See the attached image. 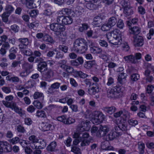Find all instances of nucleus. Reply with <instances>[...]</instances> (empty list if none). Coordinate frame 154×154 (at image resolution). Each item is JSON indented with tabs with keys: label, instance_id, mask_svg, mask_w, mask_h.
<instances>
[{
	"label": "nucleus",
	"instance_id": "51",
	"mask_svg": "<svg viewBox=\"0 0 154 154\" xmlns=\"http://www.w3.org/2000/svg\"><path fill=\"white\" fill-rule=\"evenodd\" d=\"M139 78V75L137 74H133L131 77V80L133 81H137Z\"/></svg>",
	"mask_w": 154,
	"mask_h": 154
},
{
	"label": "nucleus",
	"instance_id": "39",
	"mask_svg": "<svg viewBox=\"0 0 154 154\" xmlns=\"http://www.w3.org/2000/svg\"><path fill=\"white\" fill-rule=\"evenodd\" d=\"M138 149L141 154H143L144 152L145 145L144 143L139 142L138 143Z\"/></svg>",
	"mask_w": 154,
	"mask_h": 154
},
{
	"label": "nucleus",
	"instance_id": "38",
	"mask_svg": "<svg viewBox=\"0 0 154 154\" xmlns=\"http://www.w3.org/2000/svg\"><path fill=\"white\" fill-rule=\"evenodd\" d=\"M67 61L65 60H63L60 61L58 63V65L59 67L63 69H65L67 65H66Z\"/></svg>",
	"mask_w": 154,
	"mask_h": 154
},
{
	"label": "nucleus",
	"instance_id": "29",
	"mask_svg": "<svg viewBox=\"0 0 154 154\" xmlns=\"http://www.w3.org/2000/svg\"><path fill=\"white\" fill-rule=\"evenodd\" d=\"M101 21V17L99 16H97L94 18L93 23L94 24L99 26Z\"/></svg>",
	"mask_w": 154,
	"mask_h": 154
},
{
	"label": "nucleus",
	"instance_id": "13",
	"mask_svg": "<svg viewBox=\"0 0 154 154\" xmlns=\"http://www.w3.org/2000/svg\"><path fill=\"white\" fill-rule=\"evenodd\" d=\"M23 4H26V6L29 9L35 8L36 6L33 4L34 0H20Z\"/></svg>",
	"mask_w": 154,
	"mask_h": 154
},
{
	"label": "nucleus",
	"instance_id": "20",
	"mask_svg": "<svg viewBox=\"0 0 154 154\" xmlns=\"http://www.w3.org/2000/svg\"><path fill=\"white\" fill-rule=\"evenodd\" d=\"M117 21V18L116 17L112 16L109 18L107 23L112 27L116 25Z\"/></svg>",
	"mask_w": 154,
	"mask_h": 154
},
{
	"label": "nucleus",
	"instance_id": "57",
	"mask_svg": "<svg viewBox=\"0 0 154 154\" xmlns=\"http://www.w3.org/2000/svg\"><path fill=\"white\" fill-rule=\"evenodd\" d=\"M38 25L39 24L38 23L35 22L30 23L29 26L30 28H34L37 27Z\"/></svg>",
	"mask_w": 154,
	"mask_h": 154
},
{
	"label": "nucleus",
	"instance_id": "63",
	"mask_svg": "<svg viewBox=\"0 0 154 154\" xmlns=\"http://www.w3.org/2000/svg\"><path fill=\"white\" fill-rule=\"evenodd\" d=\"M28 141L25 140H20V143L23 147H26L28 143Z\"/></svg>",
	"mask_w": 154,
	"mask_h": 154
},
{
	"label": "nucleus",
	"instance_id": "61",
	"mask_svg": "<svg viewBox=\"0 0 154 154\" xmlns=\"http://www.w3.org/2000/svg\"><path fill=\"white\" fill-rule=\"evenodd\" d=\"M64 16H58L57 18V21L58 23L63 24L64 19Z\"/></svg>",
	"mask_w": 154,
	"mask_h": 154
},
{
	"label": "nucleus",
	"instance_id": "53",
	"mask_svg": "<svg viewBox=\"0 0 154 154\" xmlns=\"http://www.w3.org/2000/svg\"><path fill=\"white\" fill-rule=\"evenodd\" d=\"M154 34V30L153 29H150L149 31V32L147 35V38L149 39L151 38V36H153Z\"/></svg>",
	"mask_w": 154,
	"mask_h": 154
},
{
	"label": "nucleus",
	"instance_id": "36",
	"mask_svg": "<svg viewBox=\"0 0 154 154\" xmlns=\"http://www.w3.org/2000/svg\"><path fill=\"white\" fill-rule=\"evenodd\" d=\"M89 27L88 25L86 23L82 24V26L79 27V30L80 32H83L84 31L87 30Z\"/></svg>",
	"mask_w": 154,
	"mask_h": 154
},
{
	"label": "nucleus",
	"instance_id": "30",
	"mask_svg": "<svg viewBox=\"0 0 154 154\" xmlns=\"http://www.w3.org/2000/svg\"><path fill=\"white\" fill-rule=\"evenodd\" d=\"M43 40L44 41L52 43L54 42V41L52 37L48 35H45L43 38Z\"/></svg>",
	"mask_w": 154,
	"mask_h": 154
},
{
	"label": "nucleus",
	"instance_id": "10",
	"mask_svg": "<svg viewBox=\"0 0 154 154\" xmlns=\"http://www.w3.org/2000/svg\"><path fill=\"white\" fill-rule=\"evenodd\" d=\"M42 77L46 79H50L53 76L54 72L53 70L50 69H47L42 72Z\"/></svg>",
	"mask_w": 154,
	"mask_h": 154
},
{
	"label": "nucleus",
	"instance_id": "21",
	"mask_svg": "<svg viewBox=\"0 0 154 154\" xmlns=\"http://www.w3.org/2000/svg\"><path fill=\"white\" fill-rule=\"evenodd\" d=\"M140 32V28L138 26H134L131 27L130 28V33L131 34L137 35H138Z\"/></svg>",
	"mask_w": 154,
	"mask_h": 154
},
{
	"label": "nucleus",
	"instance_id": "56",
	"mask_svg": "<svg viewBox=\"0 0 154 154\" xmlns=\"http://www.w3.org/2000/svg\"><path fill=\"white\" fill-rule=\"evenodd\" d=\"M129 124L132 126H135L138 124V122L133 119H131L128 121Z\"/></svg>",
	"mask_w": 154,
	"mask_h": 154
},
{
	"label": "nucleus",
	"instance_id": "58",
	"mask_svg": "<svg viewBox=\"0 0 154 154\" xmlns=\"http://www.w3.org/2000/svg\"><path fill=\"white\" fill-rule=\"evenodd\" d=\"M19 27L16 25L14 24L11 26V29L14 32H18Z\"/></svg>",
	"mask_w": 154,
	"mask_h": 154
},
{
	"label": "nucleus",
	"instance_id": "54",
	"mask_svg": "<svg viewBox=\"0 0 154 154\" xmlns=\"http://www.w3.org/2000/svg\"><path fill=\"white\" fill-rule=\"evenodd\" d=\"M30 71L28 72L27 70L23 71L20 73V75L22 77H26L30 73Z\"/></svg>",
	"mask_w": 154,
	"mask_h": 154
},
{
	"label": "nucleus",
	"instance_id": "19",
	"mask_svg": "<svg viewBox=\"0 0 154 154\" xmlns=\"http://www.w3.org/2000/svg\"><path fill=\"white\" fill-rule=\"evenodd\" d=\"M124 58L127 62H130L132 63H136L137 62L135 57L132 55L126 56L124 57Z\"/></svg>",
	"mask_w": 154,
	"mask_h": 154
},
{
	"label": "nucleus",
	"instance_id": "17",
	"mask_svg": "<svg viewBox=\"0 0 154 154\" xmlns=\"http://www.w3.org/2000/svg\"><path fill=\"white\" fill-rule=\"evenodd\" d=\"M116 109V108L113 106H106L103 108V110L104 111L109 114H112L114 113Z\"/></svg>",
	"mask_w": 154,
	"mask_h": 154
},
{
	"label": "nucleus",
	"instance_id": "3",
	"mask_svg": "<svg viewBox=\"0 0 154 154\" xmlns=\"http://www.w3.org/2000/svg\"><path fill=\"white\" fill-rule=\"evenodd\" d=\"M50 28L51 30L56 32V34L60 40L61 39L63 41L65 40L66 37L62 32L65 29V27L63 25L57 23H53L50 25Z\"/></svg>",
	"mask_w": 154,
	"mask_h": 154
},
{
	"label": "nucleus",
	"instance_id": "9",
	"mask_svg": "<svg viewBox=\"0 0 154 154\" xmlns=\"http://www.w3.org/2000/svg\"><path fill=\"white\" fill-rule=\"evenodd\" d=\"M30 146L32 149L36 148L38 145V140L36 136L32 135L29 137Z\"/></svg>",
	"mask_w": 154,
	"mask_h": 154
},
{
	"label": "nucleus",
	"instance_id": "55",
	"mask_svg": "<svg viewBox=\"0 0 154 154\" xmlns=\"http://www.w3.org/2000/svg\"><path fill=\"white\" fill-rule=\"evenodd\" d=\"M66 69V72L70 74L72 73L74 71V69L73 67L69 66L67 65Z\"/></svg>",
	"mask_w": 154,
	"mask_h": 154
},
{
	"label": "nucleus",
	"instance_id": "22",
	"mask_svg": "<svg viewBox=\"0 0 154 154\" xmlns=\"http://www.w3.org/2000/svg\"><path fill=\"white\" fill-rule=\"evenodd\" d=\"M2 143L3 144V149L4 148L6 152H9L11 151L12 149L11 146L7 142H2Z\"/></svg>",
	"mask_w": 154,
	"mask_h": 154
},
{
	"label": "nucleus",
	"instance_id": "18",
	"mask_svg": "<svg viewBox=\"0 0 154 154\" xmlns=\"http://www.w3.org/2000/svg\"><path fill=\"white\" fill-rule=\"evenodd\" d=\"M118 137L114 132V130H111L106 136V139L107 140H112L116 137Z\"/></svg>",
	"mask_w": 154,
	"mask_h": 154
},
{
	"label": "nucleus",
	"instance_id": "12",
	"mask_svg": "<svg viewBox=\"0 0 154 154\" xmlns=\"http://www.w3.org/2000/svg\"><path fill=\"white\" fill-rule=\"evenodd\" d=\"M130 5V3H129V5H128L127 4H122V5L124 8V12L125 14L127 16L133 14V11L131 9Z\"/></svg>",
	"mask_w": 154,
	"mask_h": 154
},
{
	"label": "nucleus",
	"instance_id": "59",
	"mask_svg": "<svg viewBox=\"0 0 154 154\" xmlns=\"http://www.w3.org/2000/svg\"><path fill=\"white\" fill-rule=\"evenodd\" d=\"M38 13V11L36 10H33L31 11L29 14L31 17H34L37 15Z\"/></svg>",
	"mask_w": 154,
	"mask_h": 154
},
{
	"label": "nucleus",
	"instance_id": "25",
	"mask_svg": "<svg viewBox=\"0 0 154 154\" xmlns=\"http://www.w3.org/2000/svg\"><path fill=\"white\" fill-rule=\"evenodd\" d=\"M60 85V84L58 82H55L52 84L51 88L48 89V91L50 93H51L53 91V90L58 89Z\"/></svg>",
	"mask_w": 154,
	"mask_h": 154
},
{
	"label": "nucleus",
	"instance_id": "52",
	"mask_svg": "<svg viewBox=\"0 0 154 154\" xmlns=\"http://www.w3.org/2000/svg\"><path fill=\"white\" fill-rule=\"evenodd\" d=\"M52 12L51 8L49 7L45 10L44 14L46 16H50L52 14Z\"/></svg>",
	"mask_w": 154,
	"mask_h": 154
},
{
	"label": "nucleus",
	"instance_id": "2",
	"mask_svg": "<svg viewBox=\"0 0 154 154\" xmlns=\"http://www.w3.org/2000/svg\"><path fill=\"white\" fill-rule=\"evenodd\" d=\"M88 44L86 40L83 38H78L74 41L71 51L83 54L86 52Z\"/></svg>",
	"mask_w": 154,
	"mask_h": 154
},
{
	"label": "nucleus",
	"instance_id": "6",
	"mask_svg": "<svg viewBox=\"0 0 154 154\" xmlns=\"http://www.w3.org/2000/svg\"><path fill=\"white\" fill-rule=\"evenodd\" d=\"M118 88L114 87L113 88L109 89L107 91V97L110 99L119 97L120 95L119 89Z\"/></svg>",
	"mask_w": 154,
	"mask_h": 154
},
{
	"label": "nucleus",
	"instance_id": "42",
	"mask_svg": "<svg viewBox=\"0 0 154 154\" xmlns=\"http://www.w3.org/2000/svg\"><path fill=\"white\" fill-rule=\"evenodd\" d=\"M75 122V120L71 117H69L66 119V118L65 121H64V123L65 124L69 125L72 124Z\"/></svg>",
	"mask_w": 154,
	"mask_h": 154
},
{
	"label": "nucleus",
	"instance_id": "28",
	"mask_svg": "<svg viewBox=\"0 0 154 154\" xmlns=\"http://www.w3.org/2000/svg\"><path fill=\"white\" fill-rule=\"evenodd\" d=\"M56 146V143L54 141L52 142L47 146V150L51 152L54 151L55 150Z\"/></svg>",
	"mask_w": 154,
	"mask_h": 154
},
{
	"label": "nucleus",
	"instance_id": "34",
	"mask_svg": "<svg viewBox=\"0 0 154 154\" xmlns=\"http://www.w3.org/2000/svg\"><path fill=\"white\" fill-rule=\"evenodd\" d=\"M6 12L8 13L9 14H10L14 10V8L11 5H7L5 8Z\"/></svg>",
	"mask_w": 154,
	"mask_h": 154
},
{
	"label": "nucleus",
	"instance_id": "35",
	"mask_svg": "<svg viewBox=\"0 0 154 154\" xmlns=\"http://www.w3.org/2000/svg\"><path fill=\"white\" fill-rule=\"evenodd\" d=\"M129 114L128 111H122V113L121 115V118L123 119V122L125 121L129 118Z\"/></svg>",
	"mask_w": 154,
	"mask_h": 154
},
{
	"label": "nucleus",
	"instance_id": "47",
	"mask_svg": "<svg viewBox=\"0 0 154 154\" xmlns=\"http://www.w3.org/2000/svg\"><path fill=\"white\" fill-rule=\"evenodd\" d=\"M16 130L17 132L21 133H24L26 132L24 128L20 125H18L17 126Z\"/></svg>",
	"mask_w": 154,
	"mask_h": 154
},
{
	"label": "nucleus",
	"instance_id": "62",
	"mask_svg": "<svg viewBox=\"0 0 154 154\" xmlns=\"http://www.w3.org/2000/svg\"><path fill=\"white\" fill-rule=\"evenodd\" d=\"M20 140H19V138L18 137H15L14 138H12L10 141L13 144H16L18 142H19Z\"/></svg>",
	"mask_w": 154,
	"mask_h": 154
},
{
	"label": "nucleus",
	"instance_id": "4",
	"mask_svg": "<svg viewBox=\"0 0 154 154\" xmlns=\"http://www.w3.org/2000/svg\"><path fill=\"white\" fill-rule=\"evenodd\" d=\"M91 121L94 124L102 122L105 118V115L100 111H94L92 113Z\"/></svg>",
	"mask_w": 154,
	"mask_h": 154
},
{
	"label": "nucleus",
	"instance_id": "8",
	"mask_svg": "<svg viewBox=\"0 0 154 154\" xmlns=\"http://www.w3.org/2000/svg\"><path fill=\"white\" fill-rule=\"evenodd\" d=\"M18 41L20 42L18 46L20 49L21 50L24 49H27V46L29 45V39L27 38H20L18 39Z\"/></svg>",
	"mask_w": 154,
	"mask_h": 154
},
{
	"label": "nucleus",
	"instance_id": "26",
	"mask_svg": "<svg viewBox=\"0 0 154 154\" xmlns=\"http://www.w3.org/2000/svg\"><path fill=\"white\" fill-rule=\"evenodd\" d=\"M73 22V19L70 16H64L63 24H70Z\"/></svg>",
	"mask_w": 154,
	"mask_h": 154
},
{
	"label": "nucleus",
	"instance_id": "49",
	"mask_svg": "<svg viewBox=\"0 0 154 154\" xmlns=\"http://www.w3.org/2000/svg\"><path fill=\"white\" fill-rule=\"evenodd\" d=\"M33 97L34 99H36L40 97H42V100H43V94L42 93L39 92H35L33 95Z\"/></svg>",
	"mask_w": 154,
	"mask_h": 154
},
{
	"label": "nucleus",
	"instance_id": "50",
	"mask_svg": "<svg viewBox=\"0 0 154 154\" xmlns=\"http://www.w3.org/2000/svg\"><path fill=\"white\" fill-rule=\"evenodd\" d=\"M71 151L73 152L75 154H81L80 149L75 146L72 147Z\"/></svg>",
	"mask_w": 154,
	"mask_h": 154
},
{
	"label": "nucleus",
	"instance_id": "32",
	"mask_svg": "<svg viewBox=\"0 0 154 154\" xmlns=\"http://www.w3.org/2000/svg\"><path fill=\"white\" fill-rule=\"evenodd\" d=\"M36 116L38 117L45 118L46 117V115L45 112L43 111L38 110L36 113Z\"/></svg>",
	"mask_w": 154,
	"mask_h": 154
},
{
	"label": "nucleus",
	"instance_id": "45",
	"mask_svg": "<svg viewBox=\"0 0 154 154\" xmlns=\"http://www.w3.org/2000/svg\"><path fill=\"white\" fill-rule=\"evenodd\" d=\"M33 104L34 106L38 109H41L43 107V105L42 103L37 100L34 101Z\"/></svg>",
	"mask_w": 154,
	"mask_h": 154
},
{
	"label": "nucleus",
	"instance_id": "5",
	"mask_svg": "<svg viewBox=\"0 0 154 154\" xmlns=\"http://www.w3.org/2000/svg\"><path fill=\"white\" fill-rule=\"evenodd\" d=\"M128 129V128L126 123L122 122V120H120L119 123V125L118 126H115L114 129L112 130H114V132L116 133V134L117 136H119L122 134L121 131H125Z\"/></svg>",
	"mask_w": 154,
	"mask_h": 154
},
{
	"label": "nucleus",
	"instance_id": "14",
	"mask_svg": "<svg viewBox=\"0 0 154 154\" xmlns=\"http://www.w3.org/2000/svg\"><path fill=\"white\" fill-rule=\"evenodd\" d=\"M109 131V128L106 126L101 125L98 132L100 136L103 137Z\"/></svg>",
	"mask_w": 154,
	"mask_h": 154
},
{
	"label": "nucleus",
	"instance_id": "44",
	"mask_svg": "<svg viewBox=\"0 0 154 154\" xmlns=\"http://www.w3.org/2000/svg\"><path fill=\"white\" fill-rule=\"evenodd\" d=\"M112 27L107 23L103 24L101 27V30L103 31H107Z\"/></svg>",
	"mask_w": 154,
	"mask_h": 154
},
{
	"label": "nucleus",
	"instance_id": "11",
	"mask_svg": "<svg viewBox=\"0 0 154 154\" xmlns=\"http://www.w3.org/2000/svg\"><path fill=\"white\" fill-rule=\"evenodd\" d=\"M134 38V44L135 47L141 46L143 45L144 40L142 36H137Z\"/></svg>",
	"mask_w": 154,
	"mask_h": 154
},
{
	"label": "nucleus",
	"instance_id": "15",
	"mask_svg": "<svg viewBox=\"0 0 154 154\" xmlns=\"http://www.w3.org/2000/svg\"><path fill=\"white\" fill-rule=\"evenodd\" d=\"M47 66L48 64L45 61L38 65L37 70L42 73V72H43L44 71H45L48 69Z\"/></svg>",
	"mask_w": 154,
	"mask_h": 154
},
{
	"label": "nucleus",
	"instance_id": "48",
	"mask_svg": "<svg viewBox=\"0 0 154 154\" xmlns=\"http://www.w3.org/2000/svg\"><path fill=\"white\" fill-rule=\"evenodd\" d=\"M26 49H24L22 50L21 49H20V51L23 53L25 55L27 56H29L31 55L32 52L30 50H26Z\"/></svg>",
	"mask_w": 154,
	"mask_h": 154
},
{
	"label": "nucleus",
	"instance_id": "41",
	"mask_svg": "<svg viewBox=\"0 0 154 154\" xmlns=\"http://www.w3.org/2000/svg\"><path fill=\"white\" fill-rule=\"evenodd\" d=\"M51 125L50 124L46 123L42 126V130L44 131H46L50 130Z\"/></svg>",
	"mask_w": 154,
	"mask_h": 154
},
{
	"label": "nucleus",
	"instance_id": "64",
	"mask_svg": "<svg viewBox=\"0 0 154 154\" xmlns=\"http://www.w3.org/2000/svg\"><path fill=\"white\" fill-rule=\"evenodd\" d=\"M122 47L123 48V50L126 51H128L129 49V47L127 43H124L122 45Z\"/></svg>",
	"mask_w": 154,
	"mask_h": 154
},
{
	"label": "nucleus",
	"instance_id": "43",
	"mask_svg": "<svg viewBox=\"0 0 154 154\" xmlns=\"http://www.w3.org/2000/svg\"><path fill=\"white\" fill-rule=\"evenodd\" d=\"M10 14H9L8 13L4 12L2 15V20L3 21L7 23L8 21V17Z\"/></svg>",
	"mask_w": 154,
	"mask_h": 154
},
{
	"label": "nucleus",
	"instance_id": "31",
	"mask_svg": "<svg viewBox=\"0 0 154 154\" xmlns=\"http://www.w3.org/2000/svg\"><path fill=\"white\" fill-rule=\"evenodd\" d=\"M90 2L86 3L85 6L88 9L90 10H93L97 8V6L96 5Z\"/></svg>",
	"mask_w": 154,
	"mask_h": 154
},
{
	"label": "nucleus",
	"instance_id": "27",
	"mask_svg": "<svg viewBox=\"0 0 154 154\" xmlns=\"http://www.w3.org/2000/svg\"><path fill=\"white\" fill-rule=\"evenodd\" d=\"M90 50L91 53L95 54H99L101 52L102 49L97 47H91Z\"/></svg>",
	"mask_w": 154,
	"mask_h": 154
},
{
	"label": "nucleus",
	"instance_id": "23",
	"mask_svg": "<svg viewBox=\"0 0 154 154\" xmlns=\"http://www.w3.org/2000/svg\"><path fill=\"white\" fill-rule=\"evenodd\" d=\"M79 128L77 127L76 131L74 133L73 135V138L76 139H79L80 140H82V138L80 137V135L83 132L82 131L79 130Z\"/></svg>",
	"mask_w": 154,
	"mask_h": 154
},
{
	"label": "nucleus",
	"instance_id": "16",
	"mask_svg": "<svg viewBox=\"0 0 154 154\" xmlns=\"http://www.w3.org/2000/svg\"><path fill=\"white\" fill-rule=\"evenodd\" d=\"M99 90V87L97 84L88 89L89 93L90 95H95L98 92Z\"/></svg>",
	"mask_w": 154,
	"mask_h": 154
},
{
	"label": "nucleus",
	"instance_id": "40",
	"mask_svg": "<svg viewBox=\"0 0 154 154\" xmlns=\"http://www.w3.org/2000/svg\"><path fill=\"white\" fill-rule=\"evenodd\" d=\"M116 23L117 27L120 29H122L124 27V24L123 21L122 19H120Z\"/></svg>",
	"mask_w": 154,
	"mask_h": 154
},
{
	"label": "nucleus",
	"instance_id": "1",
	"mask_svg": "<svg viewBox=\"0 0 154 154\" xmlns=\"http://www.w3.org/2000/svg\"><path fill=\"white\" fill-rule=\"evenodd\" d=\"M106 35L108 40L109 43L115 45L121 44L122 42V35L120 31L118 29H115L107 32Z\"/></svg>",
	"mask_w": 154,
	"mask_h": 154
},
{
	"label": "nucleus",
	"instance_id": "24",
	"mask_svg": "<svg viewBox=\"0 0 154 154\" xmlns=\"http://www.w3.org/2000/svg\"><path fill=\"white\" fill-rule=\"evenodd\" d=\"M96 64L94 60L86 62L84 64V66L87 69H90L92 67Z\"/></svg>",
	"mask_w": 154,
	"mask_h": 154
},
{
	"label": "nucleus",
	"instance_id": "46",
	"mask_svg": "<svg viewBox=\"0 0 154 154\" xmlns=\"http://www.w3.org/2000/svg\"><path fill=\"white\" fill-rule=\"evenodd\" d=\"M58 48L65 53H67L68 50V48L67 46L63 45H59Z\"/></svg>",
	"mask_w": 154,
	"mask_h": 154
},
{
	"label": "nucleus",
	"instance_id": "33",
	"mask_svg": "<svg viewBox=\"0 0 154 154\" xmlns=\"http://www.w3.org/2000/svg\"><path fill=\"white\" fill-rule=\"evenodd\" d=\"M38 145L36 148L39 149H43L44 148L46 145V143L44 140H43L38 141Z\"/></svg>",
	"mask_w": 154,
	"mask_h": 154
},
{
	"label": "nucleus",
	"instance_id": "37",
	"mask_svg": "<svg viewBox=\"0 0 154 154\" xmlns=\"http://www.w3.org/2000/svg\"><path fill=\"white\" fill-rule=\"evenodd\" d=\"M22 67H24L25 68V70H27V71L31 72L30 70L32 69L33 65L28 63H25L22 64Z\"/></svg>",
	"mask_w": 154,
	"mask_h": 154
},
{
	"label": "nucleus",
	"instance_id": "7",
	"mask_svg": "<svg viewBox=\"0 0 154 154\" xmlns=\"http://www.w3.org/2000/svg\"><path fill=\"white\" fill-rule=\"evenodd\" d=\"M90 123V122L88 120L81 122L77 126L79 128V130L82 131L83 132L89 130L90 128V126L89 125Z\"/></svg>",
	"mask_w": 154,
	"mask_h": 154
},
{
	"label": "nucleus",
	"instance_id": "60",
	"mask_svg": "<svg viewBox=\"0 0 154 154\" xmlns=\"http://www.w3.org/2000/svg\"><path fill=\"white\" fill-rule=\"evenodd\" d=\"M3 91L6 94H8L11 92L10 88L7 87H4L2 88Z\"/></svg>",
	"mask_w": 154,
	"mask_h": 154
}]
</instances>
